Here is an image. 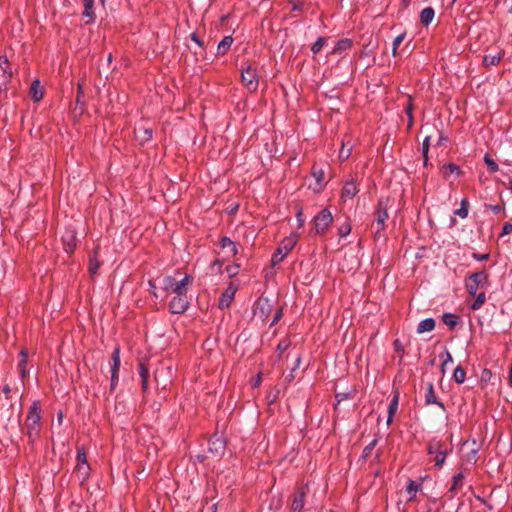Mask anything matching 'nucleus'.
I'll use <instances>...</instances> for the list:
<instances>
[{
	"instance_id": "nucleus-1",
	"label": "nucleus",
	"mask_w": 512,
	"mask_h": 512,
	"mask_svg": "<svg viewBox=\"0 0 512 512\" xmlns=\"http://www.w3.org/2000/svg\"><path fill=\"white\" fill-rule=\"evenodd\" d=\"M42 409L38 401H34L29 408L26 420L25 429L28 436L29 444L33 445L39 438L42 425H41Z\"/></svg>"
},
{
	"instance_id": "nucleus-2",
	"label": "nucleus",
	"mask_w": 512,
	"mask_h": 512,
	"mask_svg": "<svg viewBox=\"0 0 512 512\" xmlns=\"http://www.w3.org/2000/svg\"><path fill=\"white\" fill-rule=\"evenodd\" d=\"M390 199L382 197L378 200L375 208V220L371 224V230L375 240L385 238L386 221L389 218L388 208Z\"/></svg>"
},
{
	"instance_id": "nucleus-3",
	"label": "nucleus",
	"mask_w": 512,
	"mask_h": 512,
	"mask_svg": "<svg viewBox=\"0 0 512 512\" xmlns=\"http://www.w3.org/2000/svg\"><path fill=\"white\" fill-rule=\"evenodd\" d=\"M489 275L485 271H478L470 274L465 282V287L471 297L476 296L480 288H486L489 285Z\"/></svg>"
},
{
	"instance_id": "nucleus-4",
	"label": "nucleus",
	"mask_w": 512,
	"mask_h": 512,
	"mask_svg": "<svg viewBox=\"0 0 512 512\" xmlns=\"http://www.w3.org/2000/svg\"><path fill=\"white\" fill-rule=\"evenodd\" d=\"M241 81L249 92H256L259 85L257 67L251 63L243 65L241 69Z\"/></svg>"
},
{
	"instance_id": "nucleus-5",
	"label": "nucleus",
	"mask_w": 512,
	"mask_h": 512,
	"mask_svg": "<svg viewBox=\"0 0 512 512\" xmlns=\"http://www.w3.org/2000/svg\"><path fill=\"white\" fill-rule=\"evenodd\" d=\"M298 235L297 234H291L290 236L284 238L281 243L279 244L276 251L273 253L271 258V263L273 266L278 265L281 263L287 254L293 250L295 245L297 244Z\"/></svg>"
},
{
	"instance_id": "nucleus-6",
	"label": "nucleus",
	"mask_w": 512,
	"mask_h": 512,
	"mask_svg": "<svg viewBox=\"0 0 512 512\" xmlns=\"http://www.w3.org/2000/svg\"><path fill=\"white\" fill-rule=\"evenodd\" d=\"M333 222V216L328 208L322 209L314 218L313 224L316 234L323 235Z\"/></svg>"
},
{
	"instance_id": "nucleus-7",
	"label": "nucleus",
	"mask_w": 512,
	"mask_h": 512,
	"mask_svg": "<svg viewBox=\"0 0 512 512\" xmlns=\"http://www.w3.org/2000/svg\"><path fill=\"white\" fill-rule=\"evenodd\" d=\"M76 459V471L81 476L82 480H86L90 474V466L87 462V456L83 446L77 447Z\"/></svg>"
},
{
	"instance_id": "nucleus-8",
	"label": "nucleus",
	"mask_w": 512,
	"mask_h": 512,
	"mask_svg": "<svg viewBox=\"0 0 512 512\" xmlns=\"http://www.w3.org/2000/svg\"><path fill=\"white\" fill-rule=\"evenodd\" d=\"M189 308L186 294H177L169 303V311L172 314H183Z\"/></svg>"
},
{
	"instance_id": "nucleus-9",
	"label": "nucleus",
	"mask_w": 512,
	"mask_h": 512,
	"mask_svg": "<svg viewBox=\"0 0 512 512\" xmlns=\"http://www.w3.org/2000/svg\"><path fill=\"white\" fill-rule=\"evenodd\" d=\"M226 450V442L225 440L217 436L213 435L208 441V452L216 458H220Z\"/></svg>"
},
{
	"instance_id": "nucleus-10",
	"label": "nucleus",
	"mask_w": 512,
	"mask_h": 512,
	"mask_svg": "<svg viewBox=\"0 0 512 512\" xmlns=\"http://www.w3.org/2000/svg\"><path fill=\"white\" fill-rule=\"evenodd\" d=\"M12 78L10 63L6 56H0V90H6Z\"/></svg>"
},
{
	"instance_id": "nucleus-11",
	"label": "nucleus",
	"mask_w": 512,
	"mask_h": 512,
	"mask_svg": "<svg viewBox=\"0 0 512 512\" xmlns=\"http://www.w3.org/2000/svg\"><path fill=\"white\" fill-rule=\"evenodd\" d=\"M307 495V488L306 487H300L296 491V493L292 497L291 502V511L292 512H302L305 506V500Z\"/></svg>"
},
{
	"instance_id": "nucleus-12",
	"label": "nucleus",
	"mask_w": 512,
	"mask_h": 512,
	"mask_svg": "<svg viewBox=\"0 0 512 512\" xmlns=\"http://www.w3.org/2000/svg\"><path fill=\"white\" fill-rule=\"evenodd\" d=\"M271 312V305L267 298H259L255 303L254 314L260 317L263 321L269 316Z\"/></svg>"
},
{
	"instance_id": "nucleus-13",
	"label": "nucleus",
	"mask_w": 512,
	"mask_h": 512,
	"mask_svg": "<svg viewBox=\"0 0 512 512\" xmlns=\"http://www.w3.org/2000/svg\"><path fill=\"white\" fill-rule=\"evenodd\" d=\"M134 135L136 140L141 144H145L152 139L153 129L144 125H139L134 129Z\"/></svg>"
},
{
	"instance_id": "nucleus-14",
	"label": "nucleus",
	"mask_w": 512,
	"mask_h": 512,
	"mask_svg": "<svg viewBox=\"0 0 512 512\" xmlns=\"http://www.w3.org/2000/svg\"><path fill=\"white\" fill-rule=\"evenodd\" d=\"M62 243L67 253H73L77 245L76 232L74 230H67L62 236Z\"/></svg>"
},
{
	"instance_id": "nucleus-15",
	"label": "nucleus",
	"mask_w": 512,
	"mask_h": 512,
	"mask_svg": "<svg viewBox=\"0 0 512 512\" xmlns=\"http://www.w3.org/2000/svg\"><path fill=\"white\" fill-rule=\"evenodd\" d=\"M359 192V187L354 179L346 181L341 192V198L346 201L347 199L354 198Z\"/></svg>"
},
{
	"instance_id": "nucleus-16",
	"label": "nucleus",
	"mask_w": 512,
	"mask_h": 512,
	"mask_svg": "<svg viewBox=\"0 0 512 512\" xmlns=\"http://www.w3.org/2000/svg\"><path fill=\"white\" fill-rule=\"evenodd\" d=\"M431 404L437 405L443 411L446 410L444 403L439 401L435 395L433 383L428 382L426 385V392H425V405H431Z\"/></svg>"
},
{
	"instance_id": "nucleus-17",
	"label": "nucleus",
	"mask_w": 512,
	"mask_h": 512,
	"mask_svg": "<svg viewBox=\"0 0 512 512\" xmlns=\"http://www.w3.org/2000/svg\"><path fill=\"white\" fill-rule=\"evenodd\" d=\"M236 293V287L232 283L226 288V290L221 294L219 299V308L225 309L228 308L231 302L234 299Z\"/></svg>"
},
{
	"instance_id": "nucleus-18",
	"label": "nucleus",
	"mask_w": 512,
	"mask_h": 512,
	"mask_svg": "<svg viewBox=\"0 0 512 512\" xmlns=\"http://www.w3.org/2000/svg\"><path fill=\"white\" fill-rule=\"evenodd\" d=\"M464 481L465 475L463 472H458L452 477V484L448 490V493L451 494L450 498H453L463 488Z\"/></svg>"
},
{
	"instance_id": "nucleus-19",
	"label": "nucleus",
	"mask_w": 512,
	"mask_h": 512,
	"mask_svg": "<svg viewBox=\"0 0 512 512\" xmlns=\"http://www.w3.org/2000/svg\"><path fill=\"white\" fill-rule=\"evenodd\" d=\"M399 398H400V393L398 390H395L393 393V396L390 400V403L388 405V415H387V421H386L388 426L392 424L394 415L396 414V412L398 410Z\"/></svg>"
},
{
	"instance_id": "nucleus-20",
	"label": "nucleus",
	"mask_w": 512,
	"mask_h": 512,
	"mask_svg": "<svg viewBox=\"0 0 512 512\" xmlns=\"http://www.w3.org/2000/svg\"><path fill=\"white\" fill-rule=\"evenodd\" d=\"M219 245L223 250L226 251L229 257L235 256L238 252L236 243L227 236H223L220 239Z\"/></svg>"
},
{
	"instance_id": "nucleus-21",
	"label": "nucleus",
	"mask_w": 512,
	"mask_h": 512,
	"mask_svg": "<svg viewBox=\"0 0 512 512\" xmlns=\"http://www.w3.org/2000/svg\"><path fill=\"white\" fill-rule=\"evenodd\" d=\"M352 45H353V42L351 39H348V38L340 39L335 44L331 54H341L342 52H345V51L351 49Z\"/></svg>"
},
{
	"instance_id": "nucleus-22",
	"label": "nucleus",
	"mask_w": 512,
	"mask_h": 512,
	"mask_svg": "<svg viewBox=\"0 0 512 512\" xmlns=\"http://www.w3.org/2000/svg\"><path fill=\"white\" fill-rule=\"evenodd\" d=\"M177 286H178V281H176L175 278L172 276L168 275L162 279V288L166 292H172L177 295V289H176Z\"/></svg>"
},
{
	"instance_id": "nucleus-23",
	"label": "nucleus",
	"mask_w": 512,
	"mask_h": 512,
	"mask_svg": "<svg viewBox=\"0 0 512 512\" xmlns=\"http://www.w3.org/2000/svg\"><path fill=\"white\" fill-rule=\"evenodd\" d=\"M233 41L234 40L232 36H225L217 46V55H225L231 48Z\"/></svg>"
},
{
	"instance_id": "nucleus-24",
	"label": "nucleus",
	"mask_w": 512,
	"mask_h": 512,
	"mask_svg": "<svg viewBox=\"0 0 512 512\" xmlns=\"http://www.w3.org/2000/svg\"><path fill=\"white\" fill-rule=\"evenodd\" d=\"M84 11L82 15L84 17L89 18V22H93L95 20V13H94V0H82Z\"/></svg>"
},
{
	"instance_id": "nucleus-25",
	"label": "nucleus",
	"mask_w": 512,
	"mask_h": 512,
	"mask_svg": "<svg viewBox=\"0 0 512 512\" xmlns=\"http://www.w3.org/2000/svg\"><path fill=\"white\" fill-rule=\"evenodd\" d=\"M120 364V346L116 345L111 355V372H119Z\"/></svg>"
},
{
	"instance_id": "nucleus-26",
	"label": "nucleus",
	"mask_w": 512,
	"mask_h": 512,
	"mask_svg": "<svg viewBox=\"0 0 512 512\" xmlns=\"http://www.w3.org/2000/svg\"><path fill=\"white\" fill-rule=\"evenodd\" d=\"M30 95L35 102L40 101L43 98V90L39 80H34L30 87Z\"/></svg>"
},
{
	"instance_id": "nucleus-27",
	"label": "nucleus",
	"mask_w": 512,
	"mask_h": 512,
	"mask_svg": "<svg viewBox=\"0 0 512 512\" xmlns=\"http://www.w3.org/2000/svg\"><path fill=\"white\" fill-rule=\"evenodd\" d=\"M434 15L435 11L432 7L424 8L420 13L421 24H423L424 26H428L432 22Z\"/></svg>"
},
{
	"instance_id": "nucleus-28",
	"label": "nucleus",
	"mask_w": 512,
	"mask_h": 512,
	"mask_svg": "<svg viewBox=\"0 0 512 512\" xmlns=\"http://www.w3.org/2000/svg\"><path fill=\"white\" fill-rule=\"evenodd\" d=\"M442 321L450 330H453L458 325L460 317L456 314L444 313L442 315Z\"/></svg>"
},
{
	"instance_id": "nucleus-29",
	"label": "nucleus",
	"mask_w": 512,
	"mask_h": 512,
	"mask_svg": "<svg viewBox=\"0 0 512 512\" xmlns=\"http://www.w3.org/2000/svg\"><path fill=\"white\" fill-rule=\"evenodd\" d=\"M446 448V445L441 440H432L427 445V452L429 455H436Z\"/></svg>"
},
{
	"instance_id": "nucleus-30",
	"label": "nucleus",
	"mask_w": 512,
	"mask_h": 512,
	"mask_svg": "<svg viewBox=\"0 0 512 512\" xmlns=\"http://www.w3.org/2000/svg\"><path fill=\"white\" fill-rule=\"evenodd\" d=\"M435 328V320L433 318H426L422 320L417 326V333L432 331Z\"/></svg>"
},
{
	"instance_id": "nucleus-31",
	"label": "nucleus",
	"mask_w": 512,
	"mask_h": 512,
	"mask_svg": "<svg viewBox=\"0 0 512 512\" xmlns=\"http://www.w3.org/2000/svg\"><path fill=\"white\" fill-rule=\"evenodd\" d=\"M101 266L100 261L97 258V250L94 251V254L89 258L88 271L91 276H95L98 273V270Z\"/></svg>"
},
{
	"instance_id": "nucleus-32",
	"label": "nucleus",
	"mask_w": 512,
	"mask_h": 512,
	"mask_svg": "<svg viewBox=\"0 0 512 512\" xmlns=\"http://www.w3.org/2000/svg\"><path fill=\"white\" fill-rule=\"evenodd\" d=\"M413 109H414V106H413V100H412V97L411 96H408L407 97V102L404 106V111L408 117V129H411L413 124H414V118H413Z\"/></svg>"
},
{
	"instance_id": "nucleus-33",
	"label": "nucleus",
	"mask_w": 512,
	"mask_h": 512,
	"mask_svg": "<svg viewBox=\"0 0 512 512\" xmlns=\"http://www.w3.org/2000/svg\"><path fill=\"white\" fill-rule=\"evenodd\" d=\"M20 360L18 362V369L21 375V378H25L27 371H26V364H27V358L28 353L26 350L22 349L19 353Z\"/></svg>"
},
{
	"instance_id": "nucleus-34",
	"label": "nucleus",
	"mask_w": 512,
	"mask_h": 512,
	"mask_svg": "<svg viewBox=\"0 0 512 512\" xmlns=\"http://www.w3.org/2000/svg\"><path fill=\"white\" fill-rule=\"evenodd\" d=\"M193 282V278L190 275H185V277L178 281L177 294H187V288Z\"/></svg>"
},
{
	"instance_id": "nucleus-35",
	"label": "nucleus",
	"mask_w": 512,
	"mask_h": 512,
	"mask_svg": "<svg viewBox=\"0 0 512 512\" xmlns=\"http://www.w3.org/2000/svg\"><path fill=\"white\" fill-rule=\"evenodd\" d=\"M469 212V201L467 198H463L460 203V208L454 211V215L459 216L462 219L467 218Z\"/></svg>"
},
{
	"instance_id": "nucleus-36",
	"label": "nucleus",
	"mask_w": 512,
	"mask_h": 512,
	"mask_svg": "<svg viewBox=\"0 0 512 512\" xmlns=\"http://www.w3.org/2000/svg\"><path fill=\"white\" fill-rule=\"evenodd\" d=\"M378 443V439H373L368 445H366L362 451L360 459L362 460H368L372 456V452L375 449L376 445Z\"/></svg>"
},
{
	"instance_id": "nucleus-37",
	"label": "nucleus",
	"mask_w": 512,
	"mask_h": 512,
	"mask_svg": "<svg viewBox=\"0 0 512 512\" xmlns=\"http://www.w3.org/2000/svg\"><path fill=\"white\" fill-rule=\"evenodd\" d=\"M421 488H422V484L421 483H417L414 480H409L408 481V484H407V487H406V491L408 492V494H410L409 501L413 500V498L416 496V493L418 491H420Z\"/></svg>"
},
{
	"instance_id": "nucleus-38",
	"label": "nucleus",
	"mask_w": 512,
	"mask_h": 512,
	"mask_svg": "<svg viewBox=\"0 0 512 512\" xmlns=\"http://www.w3.org/2000/svg\"><path fill=\"white\" fill-rule=\"evenodd\" d=\"M474 297H475V300L470 305V308L473 311H476L484 305V303L486 301V295H485V292H480V293H476V296H474Z\"/></svg>"
},
{
	"instance_id": "nucleus-39",
	"label": "nucleus",
	"mask_w": 512,
	"mask_h": 512,
	"mask_svg": "<svg viewBox=\"0 0 512 512\" xmlns=\"http://www.w3.org/2000/svg\"><path fill=\"white\" fill-rule=\"evenodd\" d=\"M449 452H451V449L448 450L446 447L442 451H440L438 454L435 455V457H434L435 467L442 468V466L445 463L446 456Z\"/></svg>"
},
{
	"instance_id": "nucleus-40",
	"label": "nucleus",
	"mask_w": 512,
	"mask_h": 512,
	"mask_svg": "<svg viewBox=\"0 0 512 512\" xmlns=\"http://www.w3.org/2000/svg\"><path fill=\"white\" fill-rule=\"evenodd\" d=\"M466 372L461 366H457L453 372V380L457 384H462L465 381Z\"/></svg>"
},
{
	"instance_id": "nucleus-41",
	"label": "nucleus",
	"mask_w": 512,
	"mask_h": 512,
	"mask_svg": "<svg viewBox=\"0 0 512 512\" xmlns=\"http://www.w3.org/2000/svg\"><path fill=\"white\" fill-rule=\"evenodd\" d=\"M328 41V38L326 37H319L314 44L311 46V51L314 55L320 53L322 48L326 45Z\"/></svg>"
},
{
	"instance_id": "nucleus-42",
	"label": "nucleus",
	"mask_w": 512,
	"mask_h": 512,
	"mask_svg": "<svg viewBox=\"0 0 512 512\" xmlns=\"http://www.w3.org/2000/svg\"><path fill=\"white\" fill-rule=\"evenodd\" d=\"M501 60V56L499 54H495V55H485L484 58H483V64L486 66V67H489V66H495L497 65Z\"/></svg>"
},
{
	"instance_id": "nucleus-43",
	"label": "nucleus",
	"mask_w": 512,
	"mask_h": 512,
	"mask_svg": "<svg viewBox=\"0 0 512 512\" xmlns=\"http://www.w3.org/2000/svg\"><path fill=\"white\" fill-rule=\"evenodd\" d=\"M483 160H484L485 164L487 165V168L490 173H495V172L499 171L498 164L495 162L494 159H492L490 157L489 154H485Z\"/></svg>"
},
{
	"instance_id": "nucleus-44",
	"label": "nucleus",
	"mask_w": 512,
	"mask_h": 512,
	"mask_svg": "<svg viewBox=\"0 0 512 512\" xmlns=\"http://www.w3.org/2000/svg\"><path fill=\"white\" fill-rule=\"evenodd\" d=\"M460 167L454 163H448L443 166V173L445 176H449L451 174H460Z\"/></svg>"
},
{
	"instance_id": "nucleus-45",
	"label": "nucleus",
	"mask_w": 512,
	"mask_h": 512,
	"mask_svg": "<svg viewBox=\"0 0 512 512\" xmlns=\"http://www.w3.org/2000/svg\"><path fill=\"white\" fill-rule=\"evenodd\" d=\"M351 152H352V146L347 147L345 142L342 141V145H341V148L339 151V159L341 161L347 160L350 157Z\"/></svg>"
},
{
	"instance_id": "nucleus-46",
	"label": "nucleus",
	"mask_w": 512,
	"mask_h": 512,
	"mask_svg": "<svg viewBox=\"0 0 512 512\" xmlns=\"http://www.w3.org/2000/svg\"><path fill=\"white\" fill-rule=\"evenodd\" d=\"M405 37H406V33L403 32L394 38L393 45H392V55L394 57L397 55L398 47L404 41Z\"/></svg>"
},
{
	"instance_id": "nucleus-47",
	"label": "nucleus",
	"mask_w": 512,
	"mask_h": 512,
	"mask_svg": "<svg viewBox=\"0 0 512 512\" xmlns=\"http://www.w3.org/2000/svg\"><path fill=\"white\" fill-rule=\"evenodd\" d=\"M352 227L349 221H346L338 229V234L341 238L346 237L351 233Z\"/></svg>"
},
{
	"instance_id": "nucleus-48",
	"label": "nucleus",
	"mask_w": 512,
	"mask_h": 512,
	"mask_svg": "<svg viewBox=\"0 0 512 512\" xmlns=\"http://www.w3.org/2000/svg\"><path fill=\"white\" fill-rule=\"evenodd\" d=\"M430 146V136L425 137L422 143V154L424 158V164L427 165L428 162V151Z\"/></svg>"
},
{
	"instance_id": "nucleus-49",
	"label": "nucleus",
	"mask_w": 512,
	"mask_h": 512,
	"mask_svg": "<svg viewBox=\"0 0 512 512\" xmlns=\"http://www.w3.org/2000/svg\"><path fill=\"white\" fill-rule=\"evenodd\" d=\"M296 209V219L298 222V227H302L305 222L304 214H303V208L301 205L297 204L295 206Z\"/></svg>"
},
{
	"instance_id": "nucleus-50",
	"label": "nucleus",
	"mask_w": 512,
	"mask_h": 512,
	"mask_svg": "<svg viewBox=\"0 0 512 512\" xmlns=\"http://www.w3.org/2000/svg\"><path fill=\"white\" fill-rule=\"evenodd\" d=\"M139 376L141 380L149 378V369L143 361L139 362Z\"/></svg>"
},
{
	"instance_id": "nucleus-51",
	"label": "nucleus",
	"mask_w": 512,
	"mask_h": 512,
	"mask_svg": "<svg viewBox=\"0 0 512 512\" xmlns=\"http://www.w3.org/2000/svg\"><path fill=\"white\" fill-rule=\"evenodd\" d=\"M226 271L229 275V277L236 276L240 271V265L239 264H233L226 267Z\"/></svg>"
},
{
	"instance_id": "nucleus-52",
	"label": "nucleus",
	"mask_w": 512,
	"mask_h": 512,
	"mask_svg": "<svg viewBox=\"0 0 512 512\" xmlns=\"http://www.w3.org/2000/svg\"><path fill=\"white\" fill-rule=\"evenodd\" d=\"M324 171L322 169L317 170L316 167H313V176L315 177L318 184H321L324 180Z\"/></svg>"
},
{
	"instance_id": "nucleus-53",
	"label": "nucleus",
	"mask_w": 512,
	"mask_h": 512,
	"mask_svg": "<svg viewBox=\"0 0 512 512\" xmlns=\"http://www.w3.org/2000/svg\"><path fill=\"white\" fill-rule=\"evenodd\" d=\"M444 356H445V358L441 365V369H442L443 373L445 372V368H446L447 364L453 361L452 355L450 354V352L448 350H445Z\"/></svg>"
},
{
	"instance_id": "nucleus-54",
	"label": "nucleus",
	"mask_w": 512,
	"mask_h": 512,
	"mask_svg": "<svg viewBox=\"0 0 512 512\" xmlns=\"http://www.w3.org/2000/svg\"><path fill=\"white\" fill-rule=\"evenodd\" d=\"M119 381V372H111V383H110V390L114 391L117 383Z\"/></svg>"
},
{
	"instance_id": "nucleus-55",
	"label": "nucleus",
	"mask_w": 512,
	"mask_h": 512,
	"mask_svg": "<svg viewBox=\"0 0 512 512\" xmlns=\"http://www.w3.org/2000/svg\"><path fill=\"white\" fill-rule=\"evenodd\" d=\"M485 207L487 209H490L492 212H494L495 214H498L500 213L502 210H504V204L503 205H492V204H485Z\"/></svg>"
},
{
	"instance_id": "nucleus-56",
	"label": "nucleus",
	"mask_w": 512,
	"mask_h": 512,
	"mask_svg": "<svg viewBox=\"0 0 512 512\" xmlns=\"http://www.w3.org/2000/svg\"><path fill=\"white\" fill-rule=\"evenodd\" d=\"M510 233H512V224L510 222H506L502 227L500 237H502L504 235H508Z\"/></svg>"
},
{
	"instance_id": "nucleus-57",
	"label": "nucleus",
	"mask_w": 512,
	"mask_h": 512,
	"mask_svg": "<svg viewBox=\"0 0 512 512\" xmlns=\"http://www.w3.org/2000/svg\"><path fill=\"white\" fill-rule=\"evenodd\" d=\"M190 38L192 41H194L200 48H204V43L203 41L200 39V37L197 35V33H192L190 35Z\"/></svg>"
},
{
	"instance_id": "nucleus-58",
	"label": "nucleus",
	"mask_w": 512,
	"mask_h": 512,
	"mask_svg": "<svg viewBox=\"0 0 512 512\" xmlns=\"http://www.w3.org/2000/svg\"><path fill=\"white\" fill-rule=\"evenodd\" d=\"M282 316H283V311H282V309L280 308V309H278V310L275 312L274 317H273V320H272V322H271L270 326L275 325V324H276V323H277V322L282 318Z\"/></svg>"
},
{
	"instance_id": "nucleus-59",
	"label": "nucleus",
	"mask_w": 512,
	"mask_h": 512,
	"mask_svg": "<svg viewBox=\"0 0 512 512\" xmlns=\"http://www.w3.org/2000/svg\"><path fill=\"white\" fill-rule=\"evenodd\" d=\"M148 285H149V287H150V290H149V291H150V294H151L153 297L158 298V297H159V295H158V293H157L156 285H155L154 281H153V280H149V281H148Z\"/></svg>"
},
{
	"instance_id": "nucleus-60",
	"label": "nucleus",
	"mask_w": 512,
	"mask_h": 512,
	"mask_svg": "<svg viewBox=\"0 0 512 512\" xmlns=\"http://www.w3.org/2000/svg\"><path fill=\"white\" fill-rule=\"evenodd\" d=\"M393 345H394V349L396 352L402 353V354L404 353V346L399 339H396L394 341Z\"/></svg>"
},
{
	"instance_id": "nucleus-61",
	"label": "nucleus",
	"mask_w": 512,
	"mask_h": 512,
	"mask_svg": "<svg viewBox=\"0 0 512 512\" xmlns=\"http://www.w3.org/2000/svg\"><path fill=\"white\" fill-rule=\"evenodd\" d=\"M381 454H382V450L381 449H378L376 452H375V455L371 461V465H374V464H379L380 463V458H381Z\"/></svg>"
},
{
	"instance_id": "nucleus-62",
	"label": "nucleus",
	"mask_w": 512,
	"mask_h": 512,
	"mask_svg": "<svg viewBox=\"0 0 512 512\" xmlns=\"http://www.w3.org/2000/svg\"><path fill=\"white\" fill-rule=\"evenodd\" d=\"M472 257L478 261H485V260H488L489 259V254H478V253H473L472 254Z\"/></svg>"
},
{
	"instance_id": "nucleus-63",
	"label": "nucleus",
	"mask_w": 512,
	"mask_h": 512,
	"mask_svg": "<svg viewBox=\"0 0 512 512\" xmlns=\"http://www.w3.org/2000/svg\"><path fill=\"white\" fill-rule=\"evenodd\" d=\"M288 345L289 343L286 340H282L278 343L277 350L282 352L287 349Z\"/></svg>"
},
{
	"instance_id": "nucleus-64",
	"label": "nucleus",
	"mask_w": 512,
	"mask_h": 512,
	"mask_svg": "<svg viewBox=\"0 0 512 512\" xmlns=\"http://www.w3.org/2000/svg\"><path fill=\"white\" fill-rule=\"evenodd\" d=\"M2 392L3 394L5 395V398L6 399H9L10 398V393H11V388L8 384H5L3 387H2Z\"/></svg>"
}]
</instances>
